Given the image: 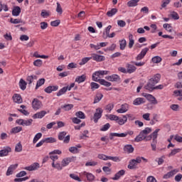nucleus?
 <instances>
[{
    "mask_svg": "<svg viewBox=\"0 0 182 182\" xmlns=\"http://www.w3.org/2000/svg\"><path fill=\"white\" fill-rule=\"evenodd\" d=\"M161 78V75L160 74H156L153 77L149 79L147 85L144 86V89L149 90V92H153V90H161L164 87V85H159L156 86L159 82H160V79ZM156 86V87H154Z\"/></svg>",
    "mask_w": 182,
    "mask_h": 182,
    "instance_id": "1",
    "label": "nucleus"
},
{
    "mask_svg": "<svg viewBox=\"0 0 182 182\" xmlns=\"http://www.w3.org/2000/svg\"><path fill=\"white\" fill-rule=\"evenodd\" d=\"M160 129H156L153 133H151L150 135L148 136H146L145 141H150L152 139V141L151 143V147L153 151H156L157 147V137L159 136V132Z\"/></svg>",
    "mask_w": 182,
    "mask_h": 182,
    "instance_id": "2",
    "label": "nucleus"
},
{
    "mask_svg": "<svg viewBox=\"0 0 182 182\" xmlns=\"http://www.w3.org/2000/svg\"><path fill=\"white\" fill-rule=\"evenodd\" d=\"M151 132V128L146 127L144 130L140 132L139 135L136 136L134 141L139 143V141H143V140H146V136H147V134H150Z\"/></svg>",
    "mask_w": 182,
    "mask_h": 182,
    "instance_id": "3",
    "label": "nucleus"
},
{
    "mask_svg": "<svg viewBox=\"0 0 182 182\" xmlns=\"http://www.w3.org/2000/svg\"><path fill=\"white\" fill-rule=\"evenodd\" d=\"M58 140H63V143L68 144L70 141V135L66 136V132H61L58 134Z\"/></svg>",
    "mask_w": 182,
    "mask_h": 182,
    "instance_id": "4",
    "label": "nucleus"
},
{
    "mask_svg": "<svg viewBox=\"0 0 182 182\" xmlns=\"http://www.w3.org/2000/svg\"><path fill=\"white\" fill-rule=\"evenodd\" d=\"M42 102L38 100L37 98H34L32 101V107L33 110H39L42 107Z\"/></svg>",
    "mask_w": 182,
    "mask_h": 182,
    "instance_id": "5",
    "label": "nucleus"
},
{
    "mask_svg": "<svg viewBox=\"0 0 182 182\" xmlns=\"http://www.w3.org/2000/svg\"><path fill=\"white\" fill-rule=\"evenodd\" d=\"M102 113H103V109H102V108L96 109V112L94 114V117H93L95 123H97V122L99 121V119L102 117Z\"/></svg>",
    "mask_w": 182,
    "mask_h": 182,
    "instance_id": "6",
    "label": "nucleus"
},
{
    "mask_svg": "<svg viewBox=\"0 0 182 182\" xmlns=\"http://www.w3.org/2000/svg\"><path fill=\"white\" fill-rule=\"evenodd\" d=\"M75 160H76V156L65 158L63 159L61 162L62 166L66 167V166H68L70 163H72V161H75Z\"/></svg>",
    "mask_w": 182,
    "mask_h": 182,
    "instance_id": "7",
    "label": "nucleus"
},
{
    "mask_svg": "<svg viewBox=\"0 0 182 182\" xmlns=\"http://www.w3.org/2000/svg\"><path fill=\"white\" fill-rule=\"evenodd\" d=\"M93 80L94 82H99L102 86H106V87H110L112 86V83L106 81L104 79H97V77H95L93 76Z\"/></svg>",
    "mask_w": 182,
    "mask_h": 182,
    "instance_id": "8",
    "label": "nucleus"
},
{
    "mask_svg": "<svg viewBox=\"0 0 182 182\" xmlns=\"http://www.w3.org/2000/svg\"><path fill=\"white\" fill-rule=\"evenodd\" d=\"M39 167H41L39 165V163L36 162L29 166H26L24 168V170H27L28 171H35V170H38V168H39Z\"/></svg>",
    "mask_w": 182,
    "mask_h": 182,
    "instance_id": "9",
    "label": "nucleus"
},
{
    "mask_svg": "<svg viewBox=\"0 0 182 182\" xmlns=\"http://www.w3.org/2000/svg\"><path fill=\"white\" fill-rule=\"evenodd\" d=\"M17 168H18V164L11 165L8 168V170H7L6 173V176H12V174H14V171H15Z\"/></svg>",
    "mask_w": 182,
    "mask_h": 182,
    "instance_id": "10",
    "label": "nucleus"
},
{
    "mask_svg": "<svg viewBox=\"0 0 182 182\" xmlns=\"http://www.w3.org/2000/svg\"><path fill=\"white\" fill-rule=\"evenodd\" d=\"M58 89H59L58 85L48 86L44 89V92H46V93H52V92H56Z\"/></svg>",
    "mask_w": 182,
    "mask_h": 182,
    "instance_id": "11",
    "label": "nucleus"
},
{
    "mask_svg": "<svg viewBox=\"0 0 182 182\" xmlns=\"http://www.w3.org/2000/svg\"><path fill=\"white\" fill-rule=\"evenodd\" d=\"M177 173H178V170L173 169L168 172L165 175H164L163 178H165L166 180H167L168 178H170V177H173V176H174L175 174H177Z\"/></svg>",
    "mask_w": 182,
    "mask_h": 182,
    "instance_id": "12",
    "label": "nucleus"
},
{
    "mask_svg": "<svg viewBox=\"0 0 182 182\" xmlns=\"http://www.w3.org/2000/svg\"><path fill=\"white\" fill-rule=\"evenodd\" d=\"M124 174H126V171L122 169L119 171L117 173H115L114 176L112 178V180L117 181L120 178V177L124 176Z\"/></svg>",
    "mask_w": 182,
    "mask_h": 182,
    "instance_id": "13",
    "label": "nucleus"
},
{
    "mask_svg": "<svg viewBox=\"0 0 182 182\" xmlns=\"http://www.w3.org/2000/svg\"><path fill=\"white\" fill-rule=\"evenodd\" d=\"M127 73H134V72H136V70H137V68H136V66H134V65L132 64H127Z\"/></svg>",
    "mask_w": 182,
    "mask_h": 182,
    "instance_id": "14",
    "label": "nucleus"
},
{
    "mask_svg": "<svg viewBox=\"0 0 182 182\" xmlns=\"http://www.w3.org/2000/svg\"><path fill=\"white\" fill-rule=\"evenodd\" d=\"M92 59H93V60H95L96 62H103L105 58L103 55H99L97 54L93 53L92 55Z\"/></svg>",
    "mask_w": 182,
    "mask_h": 182,
    "instance_id": "15",
    "label": "nucleus"
},
{
    "mask_svg": "<svg viewBox=\"0 0 182 182\" xmlns=\"http://www.w3.org/2000/svg\"><path fill=\"white\" fill-rule=\"evenodd\" d=\"M11 151V147H7L4 149L0 150V157H5V156H8Z\"/></svg>",
    "mask_w": 182,
    "mask_h": 182,
    "instance_id": "16",
    "label": "nucleus"
},
{
    "mask_svg": "<svg viewBox=\"0 0 182 182\" xmlns=\"http://www.w3.org/2000/svg\"><path fill=\"white\" fill-rule=\"evenodd\" d=\"M143 103H146V101H144V98L141 97L136 98L133 101L134 106H140V105H143Z\"/></svg>",
    "mask_w": 182,
    "mask_h": 182,
    "instance_id": "17",
    "label": "nucleus"
},
{
    "mask_svg": "<svg viewBox=\"0 0 182 182\" xmlns=\"http://www.w3.org/2000/svg\"><path fill=\"white\" fill-rule=\"evenodd\" d=\"M14 103L21 104L23 102L22 97L19 94H14L13 96Z\"/></svg>",
    "mask_w": 182,
    "mask_h": 182,
    "instance_id": "18",
    "label": "nucleus"
},
{
    "mask_svg": "<svg viewBox=\"0 0 182 182\" xmlns=\"http://www.w3.org/2000/svg\"><path fill=\"white\" fill-rule=\"evenodd\" d=\"M145 97L152 103V105H157V100H156V97L154 96L150 95V94H146L145 95Z\"/></svg>",
    "mask_w": 182,
    "mask_h": 182,
    "instance_id": "19",
    "label": "nucleus"
},
{
    "mask_svg": "<svg viewBox=\"0 0 182 182\" xmlns=\"http://www.w3.org/2000/svg\"><path fill=\"white\" fill-rule=\"evenodd\" d=\"M129 110V105L124 104L121 105V108L117 110V113H126Z\"/></svg>",
    "mask_w": 182,
    "mask_h": 182,
    "instance_id": "20",
    "label": "nucleus"
},
{
    "mask_svg": "<svg viewBox=\"0 0 182 182\" xmlns=\"http://www.w3.org/2000/svg\"><path fill=\"white\" fill-rule=\"evenodd\" d=\"M45 114H46V111L43 110V111L38 112L35 114H33V119H42V117H45Z\"/></svg>",
    "mask_w": 182,
    "mask_h": 182,
    "instance_id": "21",
    "label": "nucleus"
},
{
    "mask_svg": "<svg viewBox=\"0 0 182 182\" xmlns=\"http://www.w3.org/2000/svg\"><path fill=\"white\" fill-rule=\"evenodd\" d=\"M128 168H129V170H134V168H137V164L135 159H132L129 161Z\"/></svg>",
    "mask_w": 182,
    "mask_h": 182,
    "instance_id": "22",
    "label": "nucleus"
},
{
    "mask_svg": "<svg viewBox=\"0 0 182 182\" xmlns=\"http://www.w3.org/2000/svg\"><path fill=\"white\" fill-rule=\"evenodd\" d=\"M124 151L129 154L133 153V151H134V148L132 144H127L124 146Z\"/></svg>",
    "mask_w": 182,
    "mask_h": 182,
    "instance_id": "23",
    "label": "nucleus"
},
{
    "mask_svg": "<svg viewBox=\"0 0 182 182\" xmlns=\"http://www.w3.org/2000/svg\"><path fill=\"white\" fill-rule=\"evenodd\" d=\"M20 14H21V7L18 6H15L12 11L13 16H19Z\"/></svg>",
    "mask_w": 182,
    "mask_h": 182,
    "instance_id": "24",
    "label": "nucleus"
},
{
    "mask_svg": "<svg viewBox=\"0 0 182 182\" xmlns=\"http://www.w3.org/2000/svg\"><path fill=\"white\" fill-rule=\"evenodd\" d=\"M103 99V94L102 93H97L94 99V105H96V103H99Z\"/></svg>",
    "mask_w": 182,
    "mask_h": 182,
    "instance_id": "25",
    "label": "nucleus"
},
{
    "mask_svg": "<svg viewBox=\"0 0 182 182\" xmlns=\"http://www.w3.org/2000/svg\"><path fill=\"white\" fill-rule=\"evenodd\" d=\"M38 80V76L36 75H29L26 78V81L28 82V85L33 83V80Z\"/></svg>",
    "mask_w": 182,
    "mask_h": 182,
    "instance_id": "26",
    "label": "nucleus"
},
{
    "mask_svg": "<svg viewBox=\"0 0 182 182\" xmlns=\"http://www.w3.org/2000/svg\"><path fill=\"white\" fill-rule=\"evenodd\" d=\"M85 80H86V75H85L77 76L75 78V82H77V83H83V82H85Z\"/></svg>",
    "mask_w": 182,
    "mask_h": 182,
    "instance_id": "27",
    "label": "nucleus"
},
{
    "mask_svg": "<svg viewBox=\"0 0 182 182\" xmlns=\"http://www.w3.org/2000/svg\"><path fill=\"white\" fill-rule=\"evenodd\" d=\"M140 2V0H130L127 3V6H129L130 8L133 6H137V4Z\"/></svg>",
    "mask_w": 182,
    "mask_h": 182,
    "instance_id": "28",
    "label": "nucleus"
},
{
    "mask_svg": "<svg viewBox=\"0 0 182 182\" xmlns=\"http://www.w3.org/2000/svg\"><path fill=\"white\" fill-rule=\"evenodd\" d=\"M26 82L25 80H23V79H21L19 81V86H20V89H21V90H25V89H26Z\"/></svg>",
    "mask_w": 182,
    "mask_h": 182,
    "instance_id": "29",
    "label": "nucleus"
},
{
    "mask_svg": "<svg viewBox=\"0 0 182 182\" xmlns=\"http://www.w3.org/2000/svg\"><path fill=\"white\" fill-rule=\"evenodd\" d=\"M92 59V57H86V58H83L81 60V62L79 63V65L80 66H83V65H86V63H88L89 60H90Z\"/></svg>",
    "mask_w": 182,
    "mask_h": 182,
    "instance_id": "30",
    "label": "nucleus"
},
{
    "mask_svg": "<svg viewBox=\"0 0 182 182\" xmlns=\"http://www.w3.org/2000/svg\"><path fill=\"white\" fill-rule=\"evenodd\" d=\"M119 48L121 50H124L126 49V46L127 45L126 41L124 39L119 41Z\"/></svg>",
    "mask_w": 182,
    "mask_h": 182,
    "instance_id": "31",
    "label": "nucleus"
},
{
    "mask_svg": "<svg viewBox=\"0 0 182 182\" xmlns=\"http://www.w3.org/2000/svg\"><path fill=\"white\" fill-rule=\"evenodd\" d=\"M117 9H112L110 11L107 12V15L110 18L117 14Z\"/></svg>",
    "mask_w": 182,
    "mask_h": 182,
    "instance_id": "32",
    "label": "nucleus"
},
{
    "mask_svg": "<svg viewBox=\"0 0 182 182\" xmlns=\"http://www.w3.org/2000/svg\"><path fill=\"white\" fill-rule=\"evenodd\" d=\"M2 11H4V12H8V5L2 4V2L0 1V12H2Z\"/></svg>",
    "mask_w": 182,
    "mask_h": 182,
    "instance_id": "33",
    "label": "nucleus"
},
{
    "mask_svg": "<svg viewBox=\"0 0 182 182\" xmlns=\"http://www.w3.org/2000/svg\"><path fill=\"white\" fill-rule=\"evenodd\" d=\"M68 92V87H63L62 89H60L58 92H57V96L60 97L62 96V95H65Z\"/></svg>",
    "mask_w": 182,
    "mask_h": 182,
    "instance_id": "34",
    "label": "nucleus"
},
{
    "mask_svg": "<svg viewBox=\"0 0 182 182\" xmlns=\"http://www.w3.org/2000/svg\"><path fill=\"white\" fill-rule=\"evenodd\" d=\"M129 49H132V48H133V45H134V40H133V34H129Z\"/></svg>",
    "mask_w": 182,
    "mask_h": 182,
    "instance_id": "35",
    "label": "nucleus"
},
{
    "mask_svg": "<svg viewBox=\"0 0 182 182\" xmlns=\"http://www.w3.org/2000/svg\"><path fill=\"white\" fill-rule=\"evenodd\" d=\"M42 85H45V78H41L37 81L36 89L41 87Z\"/></svg>",
    "mask_w": 182,
    "mask_h": 182,
    "instance_id": "36",
    "label": "nucleus"
},
{
    "mask_svg": "<svg viewBox=\"0 0 182 182\" xmlns=\"http://www.w3.org/2000/svg\"><path fill=\"white\" fill-rule=\"evenodd\" d=\"M141 160H143V161H144L145 163H147V161H148V160L143 156L136 157L135 159V161H136V164H140V163H141Z\"/></svg>",
    "mask_w": 182,
    "mask_h": 182,
    "instance_id": "37",
    "label": "nucleus"
},
{
    "mask_svg": "<svg viewBox=\"0 0 182 182\" xmlns=\"http://www.w3.org/2000/svg\"><path fill=\"white\" fill-rule=\"evenodd\" d=\"M15 151L16 153H21L22 151V144L18 142L15 146Z\"/></svg>",
    "mask_w": 182,
    "mask_h": 182,
    "instance_id": "38",
    "label": "nucleus"
},
{
    "mask_svg": "<svg viewBox=\"0 0 182 182\" xmlns=\"http://www.w3.org/2000/svg\"><path fill=\"white\" fill-rule=\"evenodd\" d=\"M85 173V176L87 177V180H88V181H93V180H95V175L90 173Z\"/></svg>",
    "mask_w": 182,
    "mask_h": 182,
    "instance_id": "39",
    "label": "nucleus"
},
{
    "mask_svg": "<svg viewBox=\"0 0 182 182\" xmlns=\"http://www.w3.org/2000/svg\"><path fill=\"white\" fill-rule=\"evenodd\" d=\"M163 27L168 32H173V27L171 26V25H170L168 23H165L163 25Z\"/></svg>",
    "mask_w": 182,
    "mask_h": 182,
    "instance_id": "40",
    "label": "nucleus"
},
{
    "mask_svg": "<svg viewBox=\"0 0 182 182\" xmlns=\"http://www.w3.org/2000/svg\"><path fill=\"white\" fill-rule=\"evenodd\" d=\"M75 116L79 119H86V116L85 115V113H83V112L82 111L77 112L75 113Z\"/></svg>",
    "mask_w": 182,
    "mask_h": 182,
    "instance_id": "41",
    "label": "nucleus"
},
{
    "mask_svg": "<svg viewBox=\"0 0 182 182\" xmlns=\"http://www.w3.org/2000/svg\"><path fill=\"white\" fill-rule=\"evenodd\" d=\"M56 12H58L59 15H62V14H63V10L62 9V6L59 2H57Z\"/></svg>",
    "mask_w": 182,
    "mask_h": 182,
    "instance_id": "42",
    "label": "nucleus"
},
{
    "mask_svg": "<svg viewBox=\"0 0 182 182\" xmlns=\"http://www.w3.org/2000/svg\"><path fill=\"white\" fill-rule=\"evenodd\" d=\"M19 132H22V127H15L11 129V133H19Z\"/></svg>",
    "mask_w": 182,
    "mask_h": 182,
    "instance_id": "43",
    "label": "nucleus"
},
{
    "mask_svg": "<svg viewBox=\"0 0 182 182\" xmlns=\"http://www.w3.org/2000/svg\"><path fill=\"white\" fill-rule=\"evenodd\" d=\"M69 151L73 154H77V153H79V149L76 146H71L69 148Z\"/></svg>",
    "mask_w": 182,
    "mask_h": 182,
    "instance_id": "44",
    "label": "nucleus"
},
{
    "mask_svg": "<svg viewBox=\"0 0 182 182\" xmlns=\"http://www.w3.org/2000/svg\"><path fill=\"white\" fill-rule=\"evenodd\" d=\"M46 143H56V139L53 137H48L44 139Z\"/></svg>",
    "mask_w": 182,
    "mask_h": 182,
    "instance_id": "45",
    "label": "nucleus"
},
{
    "mask_svg": "<svg viewBox=\"0 0 182 182\" xmlns=\"http://www.w3.org/2000/svg\"><path fill=\"white\" fill-rule=\"evenodd\" d=\"M109 136H113L114 137H126V134L124 133H110Z\"/></svg>",
    "mask_w": 182,
    "mask_h": 182,
    "instance_id": "46",
    "label": "nucleus"
},
{
    "mask_svg": "<svg viewBox=\"0 0 182 182\" xmlns=\"http://www.w3.org/2000/svg\"><path fill=\"white\" fill-rule=\"evenodd\" d=\"M41 137H42V133L39 132L36 134L33 138V143L35 144Z\"/></svg>",
    "mask_w": 182,
    "mask_h": 182,
    "instance_id": "47",
    "label": "nucleus"
},
{
    "mask_svg": "<svg viewBox=\"0 0 182 182\" xmlns=\"http://www.w3.org/2000/svg\"><path fill=\"white\" fill-rule=\"evenodd\" d=\"M41 15L43 18H48V16H50V12L46 10H42Z\"/></svg>",
    "mask_w": 182,
    "mask_h": 182,
    "instance_id": "48",
    "label": "nucleus"
},
{
    "mask_svg": "<svg viewBox=\"0 0 182 182\" xmlns=\"http://www.w3.org/2000/svg\"><path fill=\"white\" fill-rule=\"evenodd\" d=\"M162 59L160 56H155L152 58V62L153 63H160L161 62Z\"/></svg>",
    "mask_w": 182,
    "mask_h": 182,
    "instance_id": "49",
    "label": "nucleus"
},
{
    "mask_svg": "<svg viewBox=\"0 0 182 182\" xmlns=\"http://www.w3.org/2000/svg\"><path fill=\"white\" fill-rule=\"evenodd\" d=\"M112 82H119L120 80V76L113 74L111 75Z\"/></svg>",
    "mask_w": 182,
    "mask_h": 182,
    "instance_id": "50",
    "label": "nucleus"
},
{
    "mask_svg": "<svg viewBox=\"0 0 182 182\" xmlns=\"http://www.w3.org/2000/svg\"><path fill=\"white\" fill-rule=\"evenodd\" d=\"M180 152V149H173L171 153L168 155V157H171L173 156H176V154H177V153Z\"/></svg>",
    "mask_w": 182,
    "mask_h": 182,
    "instance_id": "51",
    "label": "nucleus"
},
{
    "mask_svg": "<svg viewBox=\"0 0 182 182\" xmlns=\"http://www.w3.org/2000/svg\"><path fill=\"white\" fill-rule=\"evenodd\" d=\"M43 62H42V60H36L34 62H33V65L34 66H37V68H41V66H42L43 65Z\"/></svg>",
    "mask_w": 182,
    "mask_h": 182,
    "instance_id": "52",
    "label": "nucleus"
},
{
    "mask_svg": "<svg viewBox=\"0 0 182 182\" xmlns=\"http://www.w3.org/2000/svg\"><path fill=\"white\" fill-rule=\"evenodd\" d=\"M33 122V119H30L28 120H24L23 119V126H32V122Z\"/></svg>",
    "mask_w": 182,
    "mask_h": 182,
    "instance_id": "53",
    "label": "nucleus"
},
{
    "mask_svg": "<svg viewBox=\"0 0 182 182\" xmlns=\"http://www.w3.org/2000/svg\"><path fill=\"white\" fill-rule=\"evenodd\" d=\"M10 22L11 23H14V24H16V23H22V19H19V18H11L10 19Z\"/></svg>",
    "mask_w": 182,
    "mask_h": 182,
    "instance_id": "54",
    "label": "nucleus"
},
{
    "mask_svg": "<svg viewBox=\"0 0 182 182\" xmlns=\"http://www.w3.org/2000/svg\"><path fill=\"white\" fill-rule=\"evenodd\" d=\"M90 86H91L92 90H95L99 89V87H100V85H99V84H97L96 82H91Z\"/></svg>",
    "mask_w": 182,
    "mask_h": 182,
    "instance_id": "55",
    "label": "nucleus"
},
{
    "mask_svg": "<svg viewBox=\"0 0 182 182\" xmlns=\"http://www.w3.org/2000/svg\"><path fill=\"white\" fill-rule=\"evenodd\" d=\"M59 25H60V20H55V21H51L50 22V26H59Z\"/></svg>",
    "mask_w": 182,
    "mask_h": 182,
    "instance_id": "56",
    "label": "nucleus"
},
{
    "mask_svg": "<svg viewBox=\"0 0 182 182\" xmlns=\"http://www.w3.org/2000/svg\"><path fill=\"white\" fill-rule=\"evenodd\" d=\"M107 160H112V161H120V158L119 156H108Z\"/></svg>",
    "mask_w": 182,
    "mask_h": 182,
    "instance_id": "57",
    "label": "nucleus"
},
{
    "mask_svg": "<svg viewBox=\"0 0 182 182\" xmlns=\"http://www.w3.org/2000/svg\"><path fill=\"white\" fill-rule=\"evenodd\" d=\"M109 129H110V124L107 123L106 124H105V125L100 129V131H101V132H106V130H109Z\"/></svg>",
    "mask_w": 182,
    "mask_h": 182,
    "instance_id": "58",
    "label": "nucleus"
},
{
    "mask_svg": "<svg viewBox=\"0 0 182 182\" xmlns=\"http://www.w3.org/2000/svg\"><path fill=\"white\" fill-rule=\"evenodd\" d=\"M109 120H114V122H117L119 120V117L114 114H109Z\"/></svg>",
    "mask_w": 182,
    "mask_h": 182,
    "instance_id": "59",
    "label": "nucleus"
},
{
    "mask_svg": "<svg viewBox=\"0 0 182 182\" xmlns=\"http://www.w3.org/2000/svg\"><path fill=\"white\" fill-rule=\"evenodd\" d=\"M62 109H65V110L68 111V110H71L72 108L73 107V105H63V107H61Z\"/></svg>",
    "mask_w": 182,
    "mask_h": 182,
    "instance_id": "60",
    "label": "nucleus"
},
{
    "mask_svg": "<svg viewBox=\"0 0 182 182\" xmlns=\"http://www.w3.org/2000/svg\"><path fill=\"white\" fill-rule=\"evenodd\" d=\"M170 2H171V0H163L161 8H166V6H167Z\"/></svg>",
    "mask_w": 182,
    "mask_h": 182,
    "instance_id": "61",
    "label": "nucleus"
},
{
    "mask_svg": "<svg viewBox=\"0 0 182 182\" xmlns=\"http://www.w3.org/2000/svg\"><path fill=\"white\" fill-rule=\"evenodd\" d=\"M146 182H157V180L156 178H154V176H150L147 177Z\"/></svg>",
    "mask_w": 182,
    "mask_h": 182,
    "instance_id": "62",
    "label": "nucleus"
},
{
    "mask_svg": "<svg viewBox=\"0 0 182 182\" xmlns=\"http://www.w3.org/2000/svg\"><path fill=\"white\" fill-rule=\"evenodd\" d=\"M114 49H116V44L113 43L111 45V46L107 48L105 50H108L109 52H113V50H114Z\"/></svg>",
    "mask_w": 182,
    "mask_h": 182,
    "instance_id": "63",
    "label": "nucleus"
},
{
    "mask_svg": "<svg viewBox=\"0 0 182 182\" xmlns=\"http://www.w3.org/2000/svg\"><path fill=\"white\" fill-rule=\"evenodd\" d=\"M4 38L6 39V41H12V36L11 33H6L4 36Z\"/></svg>",
    "mask_w": 182,
    "mask_h": 182,
    "instance_id": "64",
    "label": "nucleus"
}]
</instances>
